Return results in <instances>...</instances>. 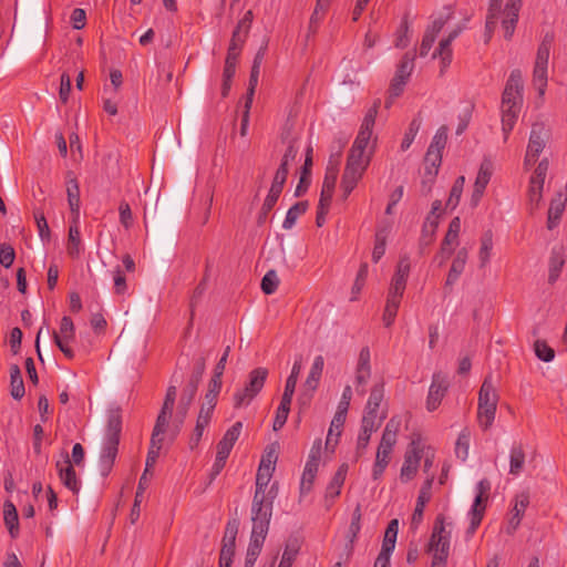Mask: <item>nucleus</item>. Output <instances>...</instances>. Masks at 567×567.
<instances>
[{
	"mask_svg": "<svg viewBox=\"0 0 567 567\" xmlns=\"http://www.w3.org/2000/svg\"><path fill=\"white\" fill-rule=\"evenodd\" d=\"M550 137V130L543 122H536L532 125L529 141L525 155V165L529 166L536 163L539 154L546 146Z\"/></svg>",
	"mask_w": 567,
	"mask_h": 567,
	"instance_id": "8",
	"label": "nucleus"
},
{
	"mask_svg": "<svg viewBox=\"0 0 567 567\" xmlns=\"http://www.w3.org/2000/svg\"><path fill=\"white\" fill-rule=\"evenodd\" d=\"M210 420H212L210 414H205L204 412L199 411L197 420H196V425H195L194 431L190 434L189 441H188V446L190 450H194L198 446V444L202 440L204 430L208 426V424L210 423Z\"/></svg>",
	"mask_w": 567,
	"mask_h": 567,
	"instance_id": "32",
	"label": "nucleus"
},
{
	"mask_svg": "<svg viewBox=\"0 0 567 567\" xmlns=\"http://www.w3.org/2000/svg\"><path fill=\"white\" fill-rule=\"evenodd\" d=\"M460 230H461V219L460 217H454L450 225H449V229L444 236V239H443V252L446 251V247H450L451 245L453 244H457V239H458V234H460Z\"/></svg>",
	"mask_w": 567,
	"mask_h": 567,
	"instance_id": "45",
	"label": "nucleus"
},
{
	"mask_svg": "<svg viewBox=\"0 0 567 567\" xmlns=\"http://www.w3.org/2000/svg\"><path fill=\"white\" fill-rule=\"evenodd\" d=\"M554 33L547 32L538 45L534 71H533V84L535 89L538 91L539 96H544L547 81H548V61L550 49L554 43Z\"/></svg>",
	"mask_w": 567,
	"mask_h": 567,
	"instance_id": "5",
	"label": "nucleus"
},
{
	"mask_svg": "<svg viewBox=\"0 0 567 567\" xmlns=\"http://www.w3.org/2000/svg\"><path fill=\"white\" fill-rule=\"evenodd\" d=\"M146 484H147V480L145 478V473H143L141 478H140L137 491H136V494H135L134 504H133L131 513H130V518H131L132 524H134L138 519V517H140V513H141V509H140L141 497H142V495L144 493Z\"/></svg>",
	"mask_w": 567,
	"mask_h": 567,
	"instance_id": "48",
	"label": "nucleus"
},
{
	"mask_svg": "<svg viewBox=\"0 0 567 567\" xmlns=\"http://www.w3.org/2000/svg\"><path fill=\"white\" fill-rule=\"evenodd\" d=\"M298 551H299V546H298L297 540L288 542L285 547L279 567H291L297 555H298Z\"/></svg>",
	"mask_w": 567,
	"mask_h": 567,
	"instance_id": "54",
	"label": "nucleus"
},
{
	"mask_svg": "<svg viewBox=\"0 0 567 567\" xmlns=\"http://www.w3.org/2000/svg\"><path fill=\"white\" fill-rule=\"evenodd\" d=\"M361 518H362L361 505L358 504L352 513L351 523L349 525V528H348V532L346 535V538L348 540L347 549H348L349 555H351L353 547H354L355 539L360 533Z\"/></svg>",
	"mask_w": 567,
	"mask_h": 567,
	"instance_id": "29",
	"label": "nucleus"
},
{
	"mask_svg": "<svg viewBox=\"0 0 567 567\" xmlns=\"http://www.w3.org/2000/svg\"><path fill=\"white\" fill-rule=\"evenodd\" d=\"M10 393L16 400L22 399L25 393L21 370L17 364L10 368Z\"/></svg>",
	"mask_w": 567,
	"mask_h": 567,
	"instance_id": "34",
	"label": "nucleus"
},
{
	"mask_svg": "<svg viewBox=\"0 0 567 567\" xmlns=\"http://www.w3.org/2000/svg\"><path fill=\"white\" fill-rule=\"evenodd\" d=\"M279 197H280L279 194H277V193L274 194L270 190L268 192V195L266 196L264 204L260 208V212L258 214V217H257L258 225H262L266 223L268 214L272 210V208L275 207Z\"/></svg>",
	"mask_w": 567,
	"mask_h": 567,
	"instance_id": "47",
	"label": "nucleus"
},
{
	"mask_svg": "<svg viewBox=\"0 0 567 567\" xmlns=\"http://www.w3.org/2000/svg\"><path fill=\"white\" fill-rule=\"evenodd\" d=\"M434 474L432 473L426 477L420 489L416 506L412 515V524H420L423 519V512L425 504L431 499V489L434 482Z\"/></svg>",
	"mask_w": 567,
	"mask_h": 567,
	"instance_id": "20",
	"label": "nucleus"
},
{
	"mask_svg": "<svg viewBox=\"0 0 567 567\" xmlns=\"http://www.w3.org/2000/svg\"><path fill=\"white\" fill-rule=\"evenodd\" d=\"M492 174H493L492 162L488 159H484L481 163V166H480V169H478L475 183H474L473 193L471 196V205L473 207H476L478 205L480 200L482 199L485 188L491 181Z\"/></svg>",
	"mask_w": 567,
	"mask_h": 567,
	"instance_id": "12",
	"label": "nucleus"
},
{
	"mask_svg": "<svg viewBox=\"0 0 567 567\" xmlns=\"http://www.w3.org/2000/svg\"><path fill=\"white\" fill-rule=\"evenodd\" d=\"M437 227L439 221H432V216H426L419 239V250L421 255H424L425 250L434 243Z\"/></svg>",
	"mask_w": 567,
	"mask_h": 567,
	"instance_id": "27",
	"label": "nucleus"
},
{
	"mask_svg": "<svg viewBox=\"0 0 567 567\" xmlns=\"http://www.w3.org/2000/svg\"><path fill=\"white\" fill-rule=\"evenodd\" d=\"M308 206V200L297 202L295 205H292L287 212L286 218L282 223V228L291 229L295 226L297 219L307 212Z\"/></svg>",
	"mask_w": 567,
	"mask_h": 567,
	"instance_id": "41",
	"label": "nucleus"
},
{
	"mask_svg": "<svg viewBox=\"0 0 567 567\" xmlns=\"http://www.w3.org/2000/svg\"><path fill=\"white\" fill-rule=\"evenodd\" d=\"M525 457L522 444L513 445L509 455V474L518 475L523 471Z\"/></svg>",
	"mask_w": 567,
	"mask_h": 567,
	"instance_id": "39",
	"label": "nucleus"
},
{
	"mask_svg": "<svg viewBox=\"0 0 567 567\" xmlns=\"http://www.w3.org/2000/svg\"><path fill=\"white\" fill-rule=\"evenodd\" d=\"M365 171L367 168L363 166L346 163V167L341 177V189L343 192L344 198H347L357 187Z\"/></svg>",
	"mask_w": 567,
	"mask_h": 567,
	"instance_id": "16",
	"label": "nucleus"
},
{
	"mask_svg": "<svg viewBox=\"0 0 567 567\" xmlns=\"http://www.w3.org/2000/svg\"><path fill=\"white\" fill-rule=\"evenodd\" d=\"M565 264L563 256L559 252L553 251L549 260V284H554L559 277V272Z\"/></svg>",
	"mask_w": 567,
	"mask_h": 567,
	"instance_id": "52",
	"label": "nucleus"
},
{
	"mask_svg": "<svg viewBox=\"0 0 567 567\" xmlns=\"http://www.w3.org/2000/svg\"><path fill=\"white\" fill-rule=\"evenodd\" d=\"M447 132L449 128L445 125L436 131L424 157L426 164H442V152L447 142Z\"/></svg>",
	"mask_w": 567,
	"mask_h": 567,
	"instance_id": "13",
	"label": "nucleus"
},
{
	"mask_svg": "<svg viewBox=\"0 0 567 567\" xmlns=\"http://www.w3.org/2000/svg\"><path fill=\"white\" fill-rule=\"evenodd\" d=\"M266 537L250 535V542L245 558V567H254L264 545Z\"/></svg>",
	"mask_w": 567,
	"mask_h": 567,
	"instance_id": "37",
	"label": "nucleus"
},
{
	"mask_svg": "<svg viewBox=\"0 0 567 567\" xmlns=\"http://www.w3.org/2000/svg\"><path fill=\"white\" fill-rule=\"evenodd\" d=\"M421 127V120L419 117H415L411 121L408 131L404 134V137L401 143V150L406 151L411 144L413 143L417 132Z\"/></svg>",
	"mask_w": 567,
	"mask_h": 567,
	"instance_id": "55",
	"label": "nucleus"
},
{
	"mask_svg": "<svg viewBox=\"0 0 567 567\" xmlns=\"http://www.w3.org/2000/svg\"><path fill=\"white\" fill-rule=\"evenodd\" d=\"M290 403L281 402L276 411V416L274 420L272 429L274 431H279L284 427L287 422L289 412H290Z\"/></svg>",
	"mask_w": 567,
	"mask_h": 567,
	"instance_id": "58",
	"label": "nucleus"
},
{
	"mask_svg": "<svg viewBox=\"0 0 567 567\" xmlns=\"http://www.w3.org/2000/svg\"><path fill=\"white\" fill-rule=\"evenodd\" d=\"M402 297L388 292L386 303L383 312V322L385 327H390L398 315Z\"/></svg>",
	"mask_w": 567,
	"mask_h": 567,
	"instance_id": "38",
	"label": "nucleus"
},
{
	"mask_svg": "<svg viewBox=\"0 0 567 567\" xmlns=\"http://www.w3.org/2000/svg\"><path fill=\"white\" fill-rule=\"evenodd\" d=\"M464 185L465 177L458 176L451 188L450 196L446 200V207L454 209L458 205Z\"/></svg>",
	"mask_w": 567,
	"mask_h": 567,
	"instance_id": "46",
	"label": "nucleus"
},
{
	"mask_svg": "<svg viewBox=\"0 0 567 567\" xmlns=\"http://www.w3.org/2000/svg\"><path fill=\"white\" fill-rule=\"evenodd\" d=\"M498 393L492 382V377L487 375L478 392L477 421L483 430L492 426L497 410Z\"/></svg>",
	"mask_w": 567,
	"mask_h": 567,
	"instance_id": "4",
	"label": "nucleus"
},
{
	"mask_svg": "<svg viewBox=\"0 0 567 567\" xmlns=\"http://www.w3.org/2000/svg\"><path fill=\"white\" fill-rule=\"evenodd\" d=\"M450 383L447 377L442 372H435L432 377V383L426 399V409L435 411L449 390Z\"/></svg>",
	"mask_w": 567,
	"mask_h": 567,
	"instance_id": "10",
	"label": "nucleus"
},
{
	"mask_svg": "<svg viewBox=\"0 0 567 567\" xmlns=\"http://www.w3.org/2000/svg\"><path fill=\"white\" fill-rule=\"evenodd\" d=\"M239 529V519L231 518L227 522L221 545H229L236 547V537Z\"/></svg>",
	"mask_w": 567,
	"mask_h": 567,
	"instance_id": "50",
	"label": "nucleus"
},
{
	"mask_svg": "<svg viewBox=\"0 0 567 567\" xmlns=\"http://www.w3.org/2000/svg\"><path fill=\"white\" fill-rule=\"evenodd\" d=\"M503 0H489L488 11L502 14V28L504 38L511 40L519 18V11L523 0H507L505 8L502 9Z\"/></svg>",
	"mask_w": 567,
	"mask_h": 567,
	"instance_id": "7",
	"label": "nucleus"
},
{
	"mask_svg": "<svg viewBox=\"0 0 567 567\" xmlns=\"http://www.w3.org/2000/svg\"><path fill=\"white\" fill-rule=\"evenodd\" d=\"M278 495V483L268 488V496H255L251 503V534L266 537L272 516L274 501Z\"/></svg>",
	"mask_w": 567,
	"mask_h": 567,
	"instance_id": "2",
	"label": "nucleus"
},
{
	"mask_svg": "<svg viewBox=\"0 0 567 567\" xmlns=\"http://www.w3.org/2000/svg\"><path fill=\"white\" fill-rule=\"evenodd\" d=\"M384 396L383 383L375 384L370 393L365 411L377 413Z\"/></svg>",
	"mask_w": 567,
	"mask_h": 567,
	"instance_id": "43",
	"label": "nucleus"
},
{
	"mask_svg": "<svg viewBox=\"0 0 567 567\" xmlns=\"http://www.w3.org/2000/svg\"><path fill=\"white\" fill-rule=\"evenodd\" d=\"M468 258V251L466 248H461L455 258L452 261L450 271L447 274L445 284H444V292L445 295H450L453 290L454 284L458 280L460 276L463 274L465 269V265Z\"/></svg>",
	"mask_w": 567,
	"mask_h": 567,
	"instance_id": "15",
	"label": "nucleus"
},
{
	"mask_svg": "<svg viewBox=\"0 0 567 567\" xmlns=\"http://www.w3.org/2000/svg\"><path fill=\"white\" fill-rule=\"evenodd\" d=\"M279 285V279L275 270H269L261 279V290L266 295H271L276 291Z\"/></svg>",
	"mask_w": 567,
	"mask_h": 567,
	"instance_id": "60",
	"label": "nucleus"
},
{
	"mask_svg": "<svg viewBox=\"0 0 567 567\" xmlns=\"http://www.w3.org/2000/svg\"><path fill=\"white\" fill-rule=\"evenodd\" d=\"M371 353L370 349L368 347H364L360 350L359 358H358V364H357V371H355V382L359 391V386H362V390L360 391L361 394H364V385L367 384L368 380L371 377Z\"/></svg>",
	"mask_w": 567,
	"mask_h": 567,
	"instance_id": "19",
	"label": "nucleus"
},
{
	"mask_svg": "<svg viewBox=\"0 0 567 567\" xmlns=\"http://www.w3.org/2000/svg\"><path fill=\"white\" fill-rule=\"evenodd\" d=\"M365 171L367 168L363 166L346 163V167L341 177V189L343 192L344 198H347L357 187Z\"/></svg>",
	"mask_w": 567,
	"mask_h": 567,
	"instance_id": "17",
	"label": "nucleus"
},
{
	"mask_svg": "<svg viewBox=\"0 0 567 567\" xmlns=\"http://www.w3.org/2000/svg\"><path fill=\"white\" fill-rule=\"evenodd\" d=\"M523 78L519 70H513L502 94V130L505 140L514 128L523 102Z\"/></svg>",
	"mask_w": 567,
	"mask_h": 567,
	"instance_id": "1",
	"label": "nucleus"
},
{
	"mask_svg": "<svg viewBox=\"0 0 567 567\" xmlns=\"http://www.w3.org/2000/svg\"><path fill=\"white\" fill-rule=\"evenodd\" d=\"M487 499L482 498L481 496H475L472 509H471V524L468 527V533H475L482 519L484 517V513L486 509Z\"/></svg>",
	"mask_w": 567,
	"mask_h": 567,
	"instance_id": "35",
	"label": "nucleus"
},
{
	"mask_svg": "<svg viewBox=\"0 0 567 567\" xmlns=\"http://www.w3.org/2000/svg\"><path fill=\"white\" fill-rule=\"evenodd\" d=\"M543 188H544V184L529 181L528 203H529L532 212L539 207V204L543 198Z\"/></svg>",
	"mask_w": 567,
	"mask_h": 567,
	"instance_id": "49",
	"label": "nucleus"
},
{
	"mask_svg": "<svg viewBox=\"0 0 567 567\" xmlns=\"http://www.w3.org/2000/svg\"><path fill=\"white\" fill-rule=\"evenodd\" d=\"M268 377V369L259 367L251 370L248 374V381L243 389L234 393V408L247 406L262 390Z\"/></svg>",
	"mask_w": 567,
	"mask_h": 567,
	"instance_id": "6",
	"label": "nucleus"
},
{
	"mask_svg": "<svg viewBox=\"0 0 567 567\" xmlns=\"http://www.w3.org/2000/svg\"><path fill=\"white\" fill-rule=\"evenodd\" d=\"M177 389L175 385H169L163 402V406L157 415L155 425L161 427H168V421L172 417L173 409L175 405Z\"/></svg>",
	"mask_w": 567,
	"mask_h": 567,
	"instance_id": "22",
	"label": "nucleus"
},
{
	"mask_svg": "<svg viewBox=\"0 0 567 567\" xmlns=\"http://www.w3.org/2000/svg\"><path fill=\"white\" fill-rule=\"evenodd\" d=\"M118 437H105L104 446L101 453V465L103 467V475H107L112 470L118 452Z\"/></svg>",
	"mask_w": 567,
	"mask_h": 567,
	"instance_id": "25",
	"label": "nucleus"
},
{
	"mask_svg": "<svg viewBox=\"0 0 567 567\" xmlns=\"http://www.w3.org/2000/svg\"><path fill=\"white\" fill-rule=\"evenodd\" d=\"M3 520L8 528L11 538L16 539L19 536V516L14 504L11 501H6L3 505Z\"/></svg>",
	"mask_w": 567,
	"mask_h": 567,
	"instance_id": "28",
	"label": "nucleus"
},
{
	"mask_svg": "<svg viewBox=\"0 0 567 567\" xmlns=\"http://www.w3.org/2000/svg\"><path fill=\"white\" fill-rule=\"evenodd\" d=\"M66 250L70 257L78 258L81 250L80 231L76 225L70 226Z\"/></svg>",
	"mask_w": 567,
	"mask_h": 567,
	"instance_id": "42",
	"label": "nucleus"
},
{
	"mask_svg": "<svg viewBox=\"0 0 567 567\" xmlns=\"http://www.w3.org/2000/svg\"><path fill=\"white\" fill-rule=\"evenodd\" d=\"M392 450L393 449H385L384 446L379 445L372 470L373 480H379L383 475L388 464L390 463Z\"/></svg>",
	"mask_w": 567,
	"mask_h": 567,
	"instance_id": "33",
	"label": "nucleus"
},
{
	"mask_svg": "<svg viewBox=\"0 0 567 567\" xmlns=\"http://www.w3.org/2000/svg\"><path fill=\"white\" fill-rule=\"evenodd\" d=\"M346 474H347V465H341L338 471L334 473L332 480L328 484L326 488V506L327 508H330V506L333 504V499L337 498L341 493V487L344 484L346 481Z\"/></svg>",
	"mask_w": 567,
	"mask_h": 567,
	"instance_id": "24",
	"label": "nucleus"
},
{
	"mask_svg": "<svg viewBox=\"0 0 567 567\" xmlns=\"http://www.w3.org/2000/svg\"><path fill=\"white\" fill-rule=\"evenodd\" d=\"M330 7V0H317L315 10L310 18V27L319 23Z\"/></svg>",
	"mask_w": 567,
	"mask_h": 567,
	"instance_id": "63",
	"label": "nucleus"
},
{
	"mask_svg": "<svg viewBox=\"0 0 567 567\" xmlns=\"http://www.w3.org/2000/svg\"><path fill=\"white\" fill-rule=\"evenodd\" d=\"M166 430L167 429L161 427L159 425L158 426L154 425V429L152 432V437H151V444H150V449H148V453H147L146 462H145V470H144L145 476L147 475L148 471L151 468H153L157 462V458L159 456V451L162 449V444L164 441L163 435L166 432Z\"/></svg>",
	"mask_w": 567,
	"mask_h": 567,
	"instance_id": "18",
	"label": "nucleus"
},
{
	"mask_svg": "<svg viewBox=\"0 0 567 567\" xmlns=\"http://www.w3.org/2000/svg\"><path fill=\"white\" fill-rule=\"evenodd\" d=\"M192 403L179 400L177 405L176 415L174 419V436H176L184 424V421L186 419V415L188 413L189 406Z\"/></svg>",
	"mask_w": 567,
	"mask_h": 567,
	"instance_id": "56",
	"label": "nucleus"
},
{
	"mask_svg": "<svg viewBox=\"0 0 567 567\" xmlns=\"http://www.w3.org/2000/svg\"><path fill=\"white\" fill-rule=\"evenodd\" d=\"M566 202L567 196L561 192L557 193V195L551 199L547 216V228L549 230H553L558 226L565 210Z\"/></svg>",
	"mask_w": 567,
	"mask_h": 567,
	"instance_id": "26",
	"label": "nucleus"
},
{
	"mask_svg": "<svg viewBox=\"0 0 567 567\" xmlns=\"http://www.w3.org/2000/svg\"><path fill=\"white\" fill-rule=\"evenodd\" d=\"M274 471L275 467H269L268 464L259 465L256 475L255 496H268L267 487Z\"/></svg>",
	"mask_w": 567,
	"mask_h": 567,
	"instance_id": "31",
	"label": "nucleus"
},
{
	"mask_svg": "<svg viewBox=\"0 0 567 567\" xmlns=\"http://www.w3.org/2000/svg\"><path fill=\"white\" fill-rule=\"evenodd\" d=\"M470 447V433L467 431H462L457 437L455 444V453L458 458L465 461L468 455Z\"/></svg>",
	"mask_w": 567,
	"mask_h": 567,
	"instance_id": "57",
	"label": "nucleus"
},
{
	"mask_svg": "<svg viewBox=\"0 0 567 567\" xmlns=\"http://www.w3.org/2000/svg\"><path fill=\"white\" fill-rule=\"evenodd\" d=\"M440 166L441 165L425 163L424 174L422 178V187L426 188V193L431 190V186L436 178Z\"/></svg>",
	"mask_w": 567,
	"mask_h": 567,
	"instance_id": "61",
	"label": "nucleus"
},
{
	"mask_svg": "<svg viewBox=\"0 0 567 567\" xmlns=\"http://www.w3.org/2000/svg\"><path fill=\"white\" fill-rule=\"evenodd\" d=\"M374 152V145L371 146L370 151L368 153H361V152H353V150L349 151L347 163H352L353 165H360L364 168H368L371 162V157Z\"/></svg>",
	"mask_w": 567,
	"mask_h": 567,
	"instance_id": "51",
	"label": "nucleus"
},
{
	"mask_svg": "<svg viewBox=\"0 0 567 567\" xmlns=\"http://www.w3.org/2000/svg\"><path fill=\"white\" fill-rule=\"evenodd\" d=\"M241 427L243 423L236 422L226 431L223 439L217 444V455L228 458L236 441L240 435Z\"/></svg>",
	"mask_w": 567,
	"mask_h": 567,
	"instance_id": "23",
	"label": "nucleus"
},
{
	"mask_svg": "<svg viewBox=\"0 0 567 567\" xmlns=\"http://www.w3.org/2000/svg\"><path fill=\"white\" fill-rule=\"evenodd\" d=\"M56 334H60V337H62L64 340L72 341L74 339L75 329H74L73 321L70 317L64 316L61 319L60 330H59V332L56 331Z\"/></svg>",
	"mask_w": 567,
	"mask_h": 567,
	"instance_id": "62",
	"label": "nucleus"
},
{
	"mask_svg": "<svg viewBox=\"0 0 567 567\" xmlns=\"http://www.w3.org/2000/svg\"><path fill=\"white\" fill-rule=\"evenodd\" d=\"M423 454L424 447L421 444V440L413 439L404 454V461L400 472V480L402 483H408L414 478Z\"/></svg>",
	"mask_w": 567,
	"mask_h": 567,
	"instance_id": "9",
	"label": "nucleus"
},
{
	"mask_svg": "<svg viewBox=\"0 0 567 567\" xmlns=\"http://www.w3.org/2000/svg\"><path fill=\"white\" fill-rule=\"evenodd\" d=\"M324 367V359L322 355H317L313 360V363L311 365V369L309 371V374L303 383V386L309 390L310 392H313L317 390L321 374Z\"/></svg>",
	"mask_w": 567,
	"mask_h": 567,
	"instance_id": "30",
	"label": "nucleus"
},
{
	"mask_svg": "<svg viewBox=\"0 0 567 567\" xmlns=\"http://www.w3.org/2000/svg\"><path fill=\"white\" fill-rule=\"evenodd\" d=\"M414 68V54L406 52L398 65V70L394 75H401L405 81L409 80Z\"/></svg>",
	"mask_w": 567,
	"mask_h": 567,
	"instance_id": "53",
	"label": "nucleus"
},
{
	"mask_svg": "<svg viewBox=\"0 0 567 567\" xmlns=\"http://www.w3.org/2000/svg\"><path fill=\"white\" fill-rule=\"evenodd\" d=\"M319 468L318 463H312V461H307L300 482V494H307L312 489V485L315 478L317 476Z\"/></svg>",
	"mask_w": 567,
	"mask_h": 567,
	"instance_id": "36",
	"label": "nucleus"
},
{
	"mask_svg": "<svg viewBox=\"0 0 567 567\" xmlns=\"http://www.w3.org/2000/svg\"><path fill=\"white\" fill-rule=\"evenodd\" d=\"M411 264L408 255L401 256L395 268V272L391 279L389 293L403 297L406 281L410 275Z\"/></svg>",
	"mask_w": 567,
	"mask_h": 567,
	"instance_id": "11",
	"label": "nucleus"
},
{
	"mask_svg": "<svg viewBox=\"0 0 567 567\" xmlns=\"http://www.w3.org/2000/svg\"><path fill=\"white\" fill-rule=\"evenodd\" d=\"M493 249V231L487 229L481 237V247L478 251L480 267L484 268L491 258V251Z\"/></svg>",
	"mask_w": 567,
	"mask_h": 567,
	"instance_id": "40",
	"label": "nucleus"
},
{
	"mask_svg": "<svg viewBox=\"0 0 567 567\" xmlns=\"http://www.w3.org/2000/svg\"><path fill=\"white\" fill-rule=\"evenodd\" d=\"M122 431V417L118 410L111 411L107 417V427L105 437H118Z\"/></svg>",
	"mask_w": 567,
	"mask_h": 567,
	"instance_id": "44",
	"label": "nucleus"
},
{
	"mask_svg": "<svg viewBox=\"0 0 567 567\" xmlns=\"http://www.w3.org/2000/svg\"><path fill=\"white\" fill-rule=\"evenodd\" d=\"M409 22L408 19L404 18L396 31L395 47L404 49L409 45Z\"/></svg>",
	"mask_w": 567,
	"mask_h": 567,
	"instance_id": "64",
	"label": "nucleus"
},
{
	"mask_svg": "<svg viewBox=\"0 0 567 567\" xmlns=\"http://www.w3.org/2000/svg\"><path fill=\"white\" fill-rule=\"evenodd\" d=\"M535 353L538 359L545 362H550L555 357V351L550 348L546 341L536 340L534 343Z\"/></svg>",
	"mask_w": 567,
	"mask_h": 567,
	"instance_id": "59",
	"label": "nucleus"
},
{
	"mask_svg": "<svg viewBox=\"0 0 567 567\" xmlns=\"http://www.w3.org/2000/svg\"><path fill=\"white\" fill-rule=\"evenodd\" d=\"M450 543L451 533L445 530V517L443 514H439L427 544V551L433 555L431 567H446Z\"/></svg>",
	"mask_w": 567,
	"mask_h": 567,
	"instance_id": "3",
	"label": "nucleus"
},
{
	"mask_svg": "<svg viewBox=\"0 0 567 567\" xmlns=\"http://www.w3.org/2000/svg\"><path fill=\"white\" fill-rule=\"evenodd\" d=\"M66 196L71 214L76 223L80 216V186L72 172L66 174Z\"/></svg>",
	"mask_w": 567,
	"mask_h": 567,
	"instance_id": "21",
	"label": "nucleus"
},
{
	"mask_svg": "<svg viewBox=\"0 0 567 567\" xmlns=\"http://www.w3.org/2000/svg\"><path fill=\"white\" fill-rule=\"evenodd\" d=\"M56 468L59 472V477L63 485L73 494H78L80 492L81 484L78 480L75 470L68 454H65L63 461L56 462Z\"/></svg>",
	"mask_w": 567,
	"mask_h": 567,
	"instance_id": "14",
	"label": "nucleus"
}]
</instances>
